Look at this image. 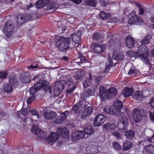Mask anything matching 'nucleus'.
<instances>
[{
    "instance_id": "nucleus-28",
    "label": "nucleus",
    "mask_w": 154,
    "mask_h": 154,
    "mask_svg": "<svg viewBox=\"0 0 154 154\" xmlns=\"http://www.w3.org/2000/svg\"><path fill=\"white\" fill-rule=\"evenodd\" d=\"M113 63L111 58L108 56L107 58V61L106 63V69L109 70L110 68L112 66Z\"/></svg>"
},
{
    "instance_id": "nucleus-55",
    "label": "nucleus",
    "mask_w": 154,
    "mask_h": 154,
    "mask_svg": "<svg viewBox=\"0 0 154 154\" xmlns=\"http://www.w3.org/2000/svg\"><path fill=\"white\" fill-rule=\"evenodd\" d=\"M63 122V121L62 120L61 118H60L59 116L58 118H57L54 121V122L55 124H60Z\"/></svg>"
},
{
    "instance_id": "nucleus-26",
    "label": "nucleus",
    "mask_w": 154,
    "mask_h": 154,
    "mask_svg": "<svg viewBox=\"0 0 154 154\" xmlns=\"http://www.w3.org/2000/svg\"><path fill=\"white\" fill-rule=\"evenodd\" d=\"M143 96L142 92L137 91L135 92L133 96V98L138 100H140Z\"/></svg>"
},
{
    "instance_id": "nucleus-7",
    "label": "nucleus",
    "mask_w": 154,
    "mask_h": 154,
    "mask_svg": "<svg viewBox=\"0 0 154 154\" xmlns=\"http://www.w3.org/2000/svg\"><path fill=\"white\" fill-rule=\"evenodd\" d=\"M30 18V15L28 14L22 15L19 14L17 17V23L19 26H21L26 21L29 20Z\"/></svg>"
},
{
    "instance_id": "nucleus-34",
    "label": "nucleus",
    "mask_w": 154,
    "mask_h": 154,
    "mask_svg": "<svg viewBox=\"0 0 154 154\" xmlns=\"http://www.w3.org/2000/svg\"><path fill=\"white\" fill-rule=\"evenodd\" d=\"M85 74V72L84 71L80 70L76 72L75 77L78 80H80Z\"/></svg>"
},
{
    "instance_id": "nucleus-51",
    "label": "nucleus",
    "mask_w": 154,
    "mask_h": 154,
    "mask_svg": "<svg viewBox=\"0 0 154 154\" xmlns=\"http://www.w3.org/2000/svg\"><path fill=\"white\" fill-rule=\"evenodd\" d=\"M91 84L89 79H86L84 82L83 85L85 88H87Z\"/></svg>"
},
{
    "instance_id": "nucleus-17",
    "label": "nucleus",
    "mask_w": 154,
    "mask_h": 154,
    "mask_svg": "<svg viewBox=\"0 0 154 154\" xmlns=\"http://www.w3.org/2000/svg\"><path fill=\"white\" fill-rule=\"evenodd\" d=\"M49 2V0H39L35 3V5L37 8H40L46 6Z\"/></svg>"
},
{
    "instance_id": "nucleus-33",
    "label": "nucleus",
    "mask_w": 154,
    "mask_h": 154,
    "mask_svg": "<svg viewBox=\"0 0 154 154\" xmlns=\"http://www.w3.org/2000/svg\"><path fill=\"white\" fill-rule=\"evenodd\" d=\"M72 38L73 41L77 45H79L80 42V37L76 35L72 34Z\"/></svg>"
},
{
    "instance_id": "nucleus-14",
    "label": "nucleus",
    "mask_w": 154,
    "mask_h": 154,
    "mask_svg": "<svg viewBox=\"0 0 154 154\" xmlns=\"http://www.w3.org/2000/svg\"><path fill=\"white\" fill-rule=\"evenodd\" d=\"M8 81L9 84L14 88L17 87L18 86V81L17 77L13 75L8 78Z\"/></svg>"
},
{
    "instance_id": "nucleus-53",
    "label": "nucleus",
    "mask_w": 154,
    "mask_h": 154,
    "mask_svg": "<svg viewBox=\"0 0 154 154\" xmlns=\"http://www.w3.org/2000/svg\"><path fill=\"white\" fill-rule=\"evenodd\" d=\"M89 97V96H88L86 91H84L82 93L81 95V97L84 100L86 99L87 97Z\"/></svg>"
},
{
    "instance_id": "nucleus-35",
    "label": "nucleus",
    "mask_w": 154,
    "mask_h": 154,
    "mask_svg": "<svg viewBox=\"0 0 154 154\" xmlns=\"http://www.w3.org/2000/svg\"><path fill=\"white\" fill-rule=\"evenodd\" d=\"M146 150L148 152L154 153V146L151 145H149L147 146H145L144 147Z\"/></svg>"
},
{
    "instance_id": "nucleus-1",
    "label": "nucleus",
    "mask_w": 154,
    "mask_h": 154,
    "mask_svg": "<svg viewBox=\"0 0 154 154\" xmlns=\"http://www.w3.org/2000/svg\"><path fill=\"white\" fill-rule=\"evenodd\" d=\"M58 134L55 132H52L50 134L48 139L47 140L48 143L50 145H52L53 143L57 140L59 138V135L62 137L68 139L69 138V130L65 127L58 128L57 129Z\"/></svg>"
},
{
    "instance_id": "nucleus-39",
    "label": "nucleus",
    "mask_w": 154,
    "mask_h": 154,
    "mask_svg": "<svg viewBox=\"0 0 154 154\" xmlns=\"http://www.w3.org/2000/svg\"><path fill=\"white\" fill-rule=\"evenodd\" d=\"M128 118L125 116H122L120 119V122L124 124L125 125H127L128 124Z\"/></svg>"
},
{
    "instance_id": "nucleus-20",
    "label": "nucleus",
    "mask_w": 154,
    "mask_h": 154,
    "mask_svg": "<svg viewBox=\"0 0 154 154\" xmlns=\"http://www.w3.org/2000/svg\"><path fill=\"white\" fill-rule=\"evenodd\" d=\"M113 106L117 111L121 112L123 109L122 103L119 100H117L114 102L113 103Z\"/></svg>"
},
{
    "instance_id": "nucleus-48",
    "label": "nucleus",
    "mask_w": 154,
    "mask_h": 154,
    "mask_svg": "<svg viewBox=\"0 0 154 154\" xmlns=\"http://www.w3.org/2000/svg\"><path fill=\"white\" fill-rule=\"evenodd\" d=\"M29 112H31L33 115H36L37 119L40 118V116L38 114V112L35 109H29Z\"/></svg>"
},
{
    "instance_id": "nucleus-5",
    "label": "nucleus",
    "mask_w": 154,
    "mask_h": 154,
    "mask_svg": "<svg viewBox=\"0 0 154 154\" xmlns=\"http://www.w3.org/2000/svg\"><path fill=\"white\" fill-rule=\"evenodd\" d=\"M14 28V26L12 21L9 20L6 23L3 31L6 36L8 37H9L11 35L13 32Z\"/></svg>"
},
{
    "instance_id": "nucleus-4",
    "label": "nucleus",
    "mask_w": 154,
    "mask_h": 154,
    "mask_svg": "<svg viewBox=\"0 0 154 154\" xmlns=\"http://www.w3.org/2000/svg\"><path fill=\"white\" fill-rule=\"evenodd\" d=\"M134 118L136 122H140L143 117L146 116L147 114L146 110L144 109L135 108L134 110Z\"/></svg>"
},
{
    "instance_id": "nucleus-44",
    "label": "nucleus",
    "mask_w": 154,
    "mask_h": 154,
    "mask_svg": "<svg viewBox=\"0 0 154 154\" xmlns=\"http://www.w3.org/2000/svg\"><path fill=\"white\" fill-rule=\"evenodd\" d=\"M57 5L55 3H53L50 4L47 7V9L48 10L51 9H57Z\"/></svg>"
},
{
    "instance_id": "nucleus-36",
    "label": "nucleus",
    "mask_w": 154,
    "mask_h": 154,
    "mask_svg": "<svg viewBox=\"0 0 154 154\" xmlns=\"http://www.w3.org/2000/svg\"><path fill=\"white\" fill-rule=\"evenodd\" d=\"M4 91L8 93H9L12 91V87L8 84L5 85L4 87Z\"/></svg>"
},
{
    "instance_id": "nucleus-22",
    "label": "nucleus",
    "mask_w": 154,
    "mask_h": 154,
    "mask_svg": "<svg viewBox=\"0 0 154 154\" xmlns=\"http://www.w3.org/2000/svg\"><path fill=\"white\" fill-rule=\"evenodd\" d=\"M126 46L129 48H132L134 44V40L130 36H127L126 38Z\"/></svg>"
},
{
    "instance_id": "nucleus-59",
    "label": "nucleus",
    "mask_w": 154,
    "mask_h": 154,
    "mask_svg": "<svg viewBox=\"0 0 154 154\" xmlns=\"http://www.w3.org/2000/svg\"><path fill=\"white\" fill-rule=\"evenodd\" d=\"M142 60L144 62V63L147 65L149 64L150 63L149 61L148 60L147 57H142Z\"/></svg>"
},
{
    "instance_id": "nucleus-49",
    "label": "nucleus",
    "mask_w": 154,
    "mask_h": 154,
    "mask_svg": "<svg viewBox=\"0 0 154 154\" xmlns=\"http://www.w3.org/2000/svg\"><path fill=\"white\" fill-rule=\"evenodd\" d=\"M65 82L66 85L67 84V85L69 86L73 84V80L72 79L69 77L66 79Z\"/></svg>"
},
{
    "instance_id": "nucleus-60",
    "label": "nucleus",
    "mask_w": 154,
    "mask_h": 154,
    "mask_svg": "<svg viewBox=\"0 0 154 154\" xmlns=\"http://www.w3.org/2000/svg\"><path fill=\"white\" fill-rule=\"evenodd\" d=\"M86 91L88 95L89 96L94 95L95 94L94 92V91H92L90 89H88Z\"/></svg>"
},
{
    "instance_id": "nucleus-43",
    "label": "nucleus",
    "mask_w": 154,
    "mask_h": 154,
    "mask_svg": "<svg viewBox=\"0 0 154 154\" xmlns=\"http://www.w3.org/2000/svg\"><path fill=\"white\" fill-rule=\"evenodd\" d=\"M137 5L139 9V14L143 15L144 13V9L143 8L142 6L140 4H137Z\"/></svg>"
},
{
    "instance_id": "nucleus-2",
    "label": "nucleus",
    "mask_w": 154,
    "mask_h": 154,
    "mask_svg": "<svg viewBox=\"0 0 154 154\" xmlns=\"http://www.w3.org/2000/svg\"><path fill=\"white\" fill-rule=\"evenodd\" d=\"M71 40L69 38H66L62 36L58 38L56 45L58 47L59 50L63 52H65L69 48H72L73 46L70 43Z\"/></svg>"
},
{
    "instance_id": "nucleus-13",
    "label": "nucleus",
    "mask_w": 154,
    "mask_h": 154,
    "mask_svg": "<svg viewBox=\"0 0 154 154\" xmlns=\"http://www.w3.org/2000/svg\"><path fill=\"white\" fill-rule=\"evenodd\" d=\"M19 79L20 81L24 83H27L30 81L29 74L27 72L21 75Z\"/></svg>"
},
{
    "instance_id": "nucleus-45",
    "label": "nucleus",
    "mask_w": 154,
    "mask_h": 154,
    "mask_svg": "<svg viewBox=\"0 0 154 154\" xmlns=\"http://www.w3.org/2000/svg\"><path fill=\"white\" fill-rule=\"evenodd\" d=\"M41 80L38 81L34 85V87L36 88V89L38 90L42 88V85Z\"/></svg>"
},
{
    "instance_id": "nucleus-64",
    "label": "nucleus",
    "mask_w": 154,
    "mask_h": 154,
    "mask_svg": "<svg viewBox=\"0 0 154 154\" xmlns=\"http://www.w3.org/2000/svg\"><path fill=\"white\" fill-rule=\"evenodd\" d=\"M150 103L151 107L152 108H154V97L152 98Z\"/></svg>"
},
{
    "instance_id": "nucleus-16",
    "label": "nucleus",
    "mask_w": 154,
    "mask_h": 154,
    "mask_svg": "<svg viewBox=\"0 0 154 154\" xmlns=\"http://www.w3.org/2000/svg\"><path fill=\"white\" fill-rule=\"evenodd\" d=\"M43 115L44 118L47 120L54 119L57 116L56 113L54 111L45 112L43 113Z\"/></svg>"
},
{
    "instance_id": "nucleus-38",
    "label": "nucleus",
    "mask_w": 154,
    "mask_h": 154,
    "mask_svg": "<svg viewBox=\"0 0 154 154\" xmlns=\"http://www.w3.org/2000/svg\"><path fill=\"white\" fill-rule=\"evenodd\" d=\"M112 110V107L111 106H108L105 107L104 108L103 110L105 113L112 114L113 113Z\"/></svg>"
},
{
    "instance_id": "nucleus-10",
    "label": "nucleus",
    "mask_w": 154,
    "mask_h": 154,
    "mask_svg": "<svg viewBox=\"0 0 154 154\" xmlns=\"http://www.w3.org/2000/svg\"><path fill=\"white\" fill-rule=\"evenodd\" d=\"M117 94L116 89L113 87H112L109 89L106 92V97L107 99L111 98L116 96Z\"/></svg>"
},
{
    "instance_id": "nucleus-32",
    "label": "nucleus",
    "mask_w": 154,
    "mask_h": 154,
    "mask_svg": "<svg viewBox=\"0 0 154 154\" xmlns=\"http://www.w3.org/2000/svg\"><path fill=\"white\" fill-rule=\"evenodd\" d=\"M86 5H88L95 7L96 6L97 3L95 0H84Z\"/></svg>"
},
{
    "instance_id": "nucleus-37",
    "label": "nucleus",
    "mask_w": 154,
    "mask_h": 154,
    "mask_svg": "<svg viewBox=\"0 0 154 154\" xmlns=\"http://www.w3.org/2000/svg\"><path fill=\"white\" fill-rule=\"evenodd\" d=\"M110 15L109 14H107L104 12H100V17L103 20L107 19L110 17Z\"/></svg>"
},
{
    "instance_id": "nucleus-47",
    "label": "nucleus",
    "mask_w": 154,
    "mask_h": 154,
    "mask_svg": "<svg viewBox=\"0 0 154 154\" xmlns=\"http://www.w3.org/2000/svg\"><path fill=\"white\" fill-rule=\"evenodd\" d=\"M38 90L36 89V88L34 87V86L31 88L29 90V92L31 95H33Z\"/></svg>"
},
{
    "instance_id": "nucleus-23",
    "label": "nucleus",
    "mask_w": 154,
    "mask_h": 154,
    "mask_svg": "<svg viewBox=\"0 0 154 154\" xmlns=\"http://www.w3.org/2000/svg\"><path fill=\"white\" fill-rule=\"evenodd\" d=\"M83 103L81 101L77 103L76 105L73 106L72 110L74 111V112L76 113L79 110V112H80V111L82 109H80L82 108H83V107H82Z\"/></svg>"
},
{
    "instance_id": "nucleus-46",
    "label": "nucleus",
    "mask_w": 154,
    "mask_h": 154,
    "mask_svg": "<svg viewBox=\"0 0 154 154\" xmlns=\"http://www.w3.org/2000/svg\"><path fill=\"white\" fill-rule=\"evenodd\" d=\"M112 146L115 149L117 150H119L121 149V146L116 142H114L112 143Z\"/></svg>"
},
{
    "instance_id": "nucleus-8",
    "label": "nucleus",
    "mask_w": 154,
    "mask_h": 154,
    "mask_svg": "<svg viewBox=\"0 0 154 154\" xmlns=\"http://www.w3.org/2000/svg\"><path fill=\"white\" fill-rule=\"evenodd\" d=\"M106 118L101 114H99L94 118V125L95 126H99L102 125L105 121Z\"/></svg>"
},
{
    "instance_id": "nucleus-61",
    "label": "nucleus",
    "mask_w": 154,
    "mask_h": 154,
    "mask_svg": "<svg viewBox=\"0 0 154 154\" xmlns=\"http://www.w3.org/2000/svg\"><path fill=\"white\" fill-rule=\"evenodd\" d=\"M34 100L35 97L34 96L30 97L27 99V102L28 104H30L31 102L34 101Z\"/></svg>"
},
{
    "instance_id": "nucleus-54",
    "label": "nucleus",
    "mask_w": 154,
    "mask_h": 154,
    "mask_svg": "<svg viewBox=\"0 0 154 154\" xmlns=\"http://www.w3.org/2000/svg\"><path fill=\"white\" fill-rule=\"evenodd\" d=\"M112 134L116 137L118 139H121V134L118 131H114L112 133Z\"/></svg>"
},
{
    "instance_id": "nucleus-30",
    "label": "nucleus",
    "mask_w": 154,
    "mask_h": 154,
    "mask_svg": "<svg viewBox=\"0 0 154 154\" xmlns=\"http://www.w3.org/2000/svg\"><path fill=\"white\" fill-rule=\"evenodd\" d=\"M139 72L137 70L133 65H132L131 68L129 70L128 72L129 75H132L133 74H137Z\"/></svg>"
},
{
    "instance_id": "nucleus-63",
    "label": "nucleus",
    "mask_w": 154,
    "mask_h": 154,
    "mask_svg": "<svg viewBox=\"0 0 154 154\" xmlns=\"http://www.w3.org/2000/svg\"><path fill=\"white\" fill-rule=\"evenodd\" d=\"M79 58L80 59L82 63L85 62L86 59L82 55L80 54L79 55Z\"/></svg>"
},
{
    "instance_id": "nucleus-52",
    "label": "nucleus",
    "mask_w": 154,
    "mask_h": 154,
    "mask_svg": "<svg viewBox=\"0 0 154 154\" xmlns=\"http://www.w3.org/2000/svg\"><path fill=\"white\" fill-rule=\"evenodd\" d=\"M94 39H95L97 40H99L101 38V36L98 33H95L93 37Z\"/></svg>"
},
{
    "instance_id": "nucleus-6",
    "label": "nucleus",
    "mask_w": 154,
    "mask_h": 154,
    "mask_svg": "<svg viewBox=\"0 0 154 154\" xmlns=\"http://www.w3.org/2000/svg\"><path fill=\"white\" fill-rule=\"evenodd\" d=\"M135 53L137 57H146L149 54L148 49L146 46L142 45L139 47Z\"/></svg>"
},
{
    "instance_id": "nucleus-40",
    "label": "nucleus",
    "mask_w": 154,
    "mask_h": 154,
    "mask_svg": "<svg viewBox=\"0 0 154 154\" xmlns=\"http://www.w3.org/2000/svg\"><path fill=\"white\" fill-rule=\"evenodd\" d=\"M69 113V112L66 111L64 112H62L59 116L60 118H61L62 120L63 121L66 118L67 116Z\"/></svg>"
},
{
    "instance_id": "nucleus-50",
    "label": "nucleus",
    "mask_w": 154,
    "mask_h": 154,
    "mask_svg": "<svg viewBox=\"0 0 154 154\" xmlns=\"http://www.w3.org/2000/svg\"><path fill=\"white\" fill-rule=\"evenodd\" d=\"M7 75L8 72L6 71L0 72V78L1 79H5L7 77Z\"/></svg>"
},
{
    "instance_id": "nucleus-9",
    "label": "nucleus",
    "mask_w": 154,
    "mask_h": 154,
    "mask_svg": "<svg viewBox=\"0 0 154 154\" xmlns=\"http://www.w3.org/2000/svg\"><path fill=\"white\" fill-rule=\"evenodd\" d=\"M31 131L34 134L37 135V137L38 139L40 140H42V139L43 138L42 136L43 132L39 128H37L36 125H33Z\"/></svg>"
},
{
    "instance_id": "nucleus-15",
    "label": "nucleus",
    "mask_w": 154,
    "mask_h": 154,
    "mask_svg": "<svg viewBox=\"0 0 154 154\" xmlns=\"http://www.w3.org/2000/svg\"><path fill=\"white\" fill-rule=\"evenodd\" d=\"M94 48V51L97 53H100L104 51L105 49L104 46L103 45H98L97 43L92 44Z\"/></svg>"
},
{
    "instance_id": "nucleus-24",
    "label": "nucleus",
    "mask_w": 154,
    "mask_h": 154,
    "mask_svg": "<svg viewBox=\"0 0 154 154\" xmlns=\"http://www.w3.org/2000/svg\"><path fill=\"white\" fill-rule=\"evenodd\" d=\"M106 89L102 85H100L99 88V95L102 100H105L104 98L106 97Z\"/></svg>"
},
{
    "instance_id": "nucleus-31",
    "label": "nucleus",
    "mask_w": 154,
    "mask_h": 154,
    "mask_svg": "<svg viewBox=\"0 0 154 154\" xmlns=\"http://www.w3.org/2000/svg\"><path fill=\"white\" fill-rule=\"evenodd\" d=\"M151 36L149 35H147L141 41V43L143 45L148 44L149 42Z\"/></svg>"
},
{
    "instance_id": "nucleus-25",
    "label": "nucleus",
    "mask_w": 154,
    "mask_h": 154,
    "mask_svg": "<svg viewBox=\"0 0 154 154\" xmlns=\"http://www.w3.org/2000/svg\"><path fill=\"white\" fill-rule=\"evenodd\" d=\"M104 129L108 131H110L114 130L116 128V125L113 124H111L110 123H107L103 125Z\"/></svg>"
},
{
    "instance_id": "nucleus-58",
    "label": "nucleus",
    "mask_w": 154,
    "mask_h": 154,
    "mask_svg": "<svg viewBox=\"0 0 154 154\" xmlns=\"http://www.w3.org/2000/svg\"><path fill=\"white\" fill-rule=\"evenodd\" d=\"M28 109L25 108L23 109L21 112V114L23 116H26L28 114Z\"/></svg>"
},
{
    "instance_id": "nucleus-57",
    "label": "nucleus",
    "mask_w": 154,
    "mask_h": 154,
    "mask_svg": "<svg viewBox=\"0 0 154 154\" xmlns=\"http://www.w3.org/2000/svg\"><path fill=\"white\" fill-rule=\"evenodd\" d=\"M64 85L61 83H59L58 85L57 89L59 91H62L64 88Z\"/></svg>"
},
{
    "instance_id": "nucleus-56",
    "label": "nucleus",
    "mask_w": 154,
    "mask_h": 154,
    "mask_svg": "<svg viewBox=\"0 0 154 154\" xmlns=\"http://www.w3.org/2000/svg\"><path fill=\"white\" fill-rule=\"evenodd\" d=\"M103 77L101 76H98L96 77L95 82L97 85L99 84V82L102 80Z\"/></svg>"
},
{
    "instance_id": "nucleus-21",
    "label": "nucleus",
    "mask_w": 154,
    "mask_h": 154,
    "mask_svg": "<svg viewBox=\"0 0 154 154\" xmlns=\"http://www.w3.org/2000/svg\"><path fill=\"white\" fill-rule=\"evenodd\" d=\"M134 92V90L132 88L126 87L125 88L123 91V93L125 97H128L132 95Z\"/></svg>"
},
{
    "instance_id": "nucleus-19",
    "label": "nucleus",
    "mask_w": 154,
    "mask_h": 154,
    "mask_svg": "<svg viewBox=\"0 0 154 154\" xmlns=\"http://www.w3.org/2000/svg\"><path fill=\"white\" fill-rule=\"evenodd\" d=\"M135 131L133 130H129L125 132V135L126 139L128 140H131L134 138Z\"/></svg>"
},
{
    "instance_id": "nucleus-18",
    "label": "nucleus",
    "mask_w": 154,
    "mask_h": 154,
    "mask_svg": "<svg viewBox=\"0 0 154 154\" xmlns=\"http://www.w3.org/2000/svg\"><path fill=\"white\" fill-rule=\"evenodd\" d=\"M112 58L116 60H122L124 58V54L120 51L115 52L112 55Z\"/></svg>"
},
{
    "instance_id": "nucleus-3",
    "label": "nucleus",
    "mask_w": 154,
    "mask_h": 154,
    "mask_svg": "<svg viewBox=\"0 0 154 154\" xmlns=\"http://www.w3.org/2000/svg\"><path fill=\"white\" fill-rule=\"evenodd\" d=\"M84 131V132L82 131H79L73 133L72 138V140L74 141H77L81 138L86 137H85L86 134L87 135H91L94 132V129L92 127L88 126L85 128Z\"/></svg>"
},
{
    "instance_id": "nucleus-11",
    "label": "nucleus",
    "mask_w": 154,
    "mask_h": 154,
    "mask_svg": "<svg viewBox=\"0 0 154 154\" xmlns=\"http://www.w3.org/2000/svg\"><path fill=\"white\" fill-rule=\"evenodd\" d=\"M128 23L131 25L136 24L141 25L143 24V22L141 19L140 20L137 16H135L129 19Z\"/></svg>"
},
{
    "instance_id": "nucleus-29",
    "label": "nucleus",
    "mask_w": 154,
    "mask_h": 154,
    "mask_svg": "<svg viewBox=\"0 0 154 154\" xmlns=\"http://www.w3.org/2000/svg\"><path fill=\"white\" fill-rule=\"evenodd\" d=\"M133 146L132 143L130 141H126L123 144V149L124 151L127 150L132 148Z\"/></svg>"
},
{
    "instance_id": "nucleus-42",
    "label": "nucleus",
    "mask_w": 154,
    "mask_h": 154,
    "mask_svg": "<svg viewBox=\"0 0 154 154\" xmlns=\"http://www.w3.org/2000/svg\"><path fill=\"white\" fill-rule=\"evenodd\" d=\"M86 108L85 111L87 113V114L90 115L93 112V108L91 106H88V107L86 106H85V109Z\"/></svg>"
},
{
    "instance_id": "nucleus-27",
    "label": "nucleus",
    "mask_w": 154,
    "mask_h": 154,
    "mask_svg": "<svg viewBox=\"0 0 154 154\" xmlns=\"http://www.w3.org/2000/svg\"><path fill=\"white\" fill-rule=\"evenodd\" d=\"M41 80L42 81V88H43L44 91H48L50 86L49 82L47 81Z\"/></svg>"
},
{
    "instance_id": "nucleus-41",
    "label": "nucleus",
    "mask_w": 154,
    "mask_h": 154,
    "mask_svg": "<svg viewBox=\"0 0 154 154\" xmlns=\"http://www.w3.org/2000/svg\"><path fill=\"white\" fill-rule=\"evenodd\" d=\"M127 125H125L124 124L119 122L118 124V128L120 130H125L127 129Z\"/></svg>"
},
{
    "instance_id": "nucleus-62",
    "label": "nucleus",
    "mask_w": 154,
    "mask_h": 154,
    "mask_svg": "<svg viewBox=\"0 0 154 154\" xmlns=\"http://www.w3.org/2000/svg\"><path fill=\"white\" fill-rule=\"evenodd\" d=\"M88 116H89V115L87 114V113H86V112L84 111L82 113L81 115V118L84 119L87 118Z\"/></svg>"
},
{
    "instance_id": "nucleus-12",
    "label": "nucleus",
    "mask_w": 154,
    "mask_h": 154,
    "mask_svg": "<svg viewBox=\"0 0 154 154\" xmlns=\"http://www.w3.org/2000/svg\"><path fill=\"white\" fill-rule=\"evenodd\" d=\"M114 35L112 34H109L107 37V38L109 40V44L110 46H115L116 45H120V43L119 40H114Z\"/></svg>"
}]
</instances>
